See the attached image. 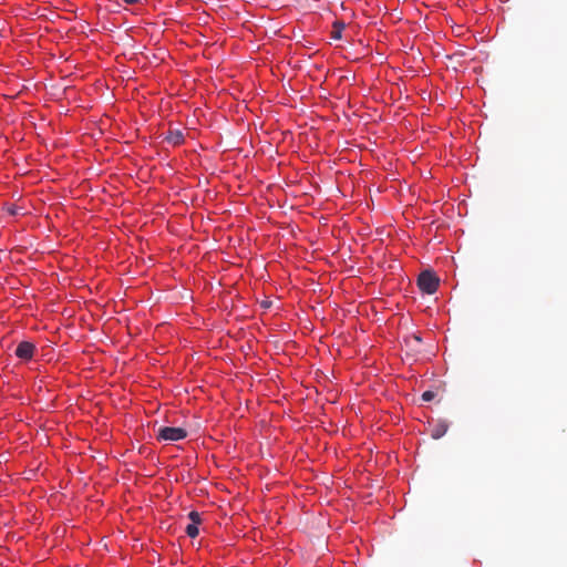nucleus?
<instances>
[{
	"label": "nucleus",
	"mask_w": 567,
	"mask_h": 567,
	"mask_svg": "<svg viewBox=\"0 0 567 567\" xmlns=\"http://www.w3.org/2000/svg\"><path fill=\"white\" fill-rule=\"evenodd\" d=\"M165 141L174 146H177L184 142V134L179 130H169Z\"/></svg>",
	"instance_id": "nucleus-4"
},
{
	"label": "nucleus",
	"mask_w": 567,
	"mask_h": 567,
	"mask_svg": "<svg viewBox=\"0 0 567 567\" xmlns=\"http://www.w3.org/2000/svg\"><path fill=\"white\" fill-rule=\"evenodd\" d=\"M435 398V393L433 391H425L422 394V400L425 402H430Z\"/></svg>",
	"instance_id": "nucleus-9"
},
{
	"label": "nucleus",
	"mask_w": 567,
	"mask_h": 567,
	"mask_svg": "<svg viewBox=\"0 0 567 567\" xmlns=\"http://www.w3.org/2000/svg\"><path fill=\"white\" fill-rule=\"evenodd\" d=\"M187 436V432L183 427L162 426L158 429L157 439L163 441H179Z\"/></svg>",
	"instance_id": "nucleus-2"
},
{
	"label": "nucleus",
	"mask_w": 567,
	"mask_h": 567,
	"mask_svg": "<svg viewBox=\"0 0 567 567\" xmlns=\"http://www.w3.org/2000/svg\"><path fill=\"white\" fill-rule=\"evenodd\" d=\"M188 517L189 519L192 520L190 524H195V525H198L200 524L202 519H200V514L196 511H192L189 514H188Z\"/></svg>",
	"instance_id": "nucleus-8"
},
{
	"label": "nucleus",
	"mask_w": 567,
	"mask_h": 567,
	"mask_svg": "<svg viewBox=\"0 0 567 567\" xmlns=\"http://www.w3.org/2000/svg\"><path fill=\"white\" fill-rule=\"evenodd\" d=\"M186 534L190 537V538H195L199 530H198V525H195V524H188L186 526V529H185Z\"/></svg>",
	"instance_id": "nucleus-7"
},
{
	"label": "nucleus",
	"mask_w": 567,
	"mask_h": 567,
	"mask_svg": "<svg viewBox=\"0 0 567 567\" xmlns=\"http://www.w3.org/2000/svg\"><path fill=\"white\" fill-rule=\"evenodd\" d=\"M440 280L434 272L430 270L422 271L417 278L419 288L429 295L434 293L439 288Z\"/></svg>",
	"instance_id": "nucleus-1"
},
{
	"label": "nucleus",
	"mask_w": 567,
	"mask_h": 567,
	"mask_svg": "<svg viewBox=\"0 0 567 567\" xmlns=\"http://www.w3.org/2000/svg\"><path fill=\"white\" fill-rule=\"evenodd\" d=\"M35 351V346L29 341H22L18 344L14 353L21 360H31Z\"/></svg>",
	"instance_id": "nucleus-3"
},
{
	"label": "nucleus",
	"mask_w": 567,
	"mask_h": 567,
	"mask_svg": "<svg viewBox=\"0 0 567 567\" xmlns=\"http://www.w3.org/2000/svg\"><path fill=\"white\" fill-rule=\"evenodd\" d=\"M449 425L445 422H439L432 430L431 436L435 440L441 439L447 432Z\"/></svg>",
	"instance_id": "nucleus-5"
},
{
	"label": "nucleus",
	"mask_w": 567,
	"mask_h": 567,
	"mask_svg": "<svg viewBox=\"0 0 567 567\" xmlns=\"http://www.w3.org/2000/svg\"><path fill=\"white\" fill-rule=\"evenodd\" d=\"M127 4H134L137 3L140 0H123Z\"/></svg>",
	"instance_id": "nucleus-10"
},
{
	"label": "nucleus",
	"mask_w": 567,
	"mask_h": 567,
	"mask_svg": "<svg viewBox=\"0 0 567 567\" xmlns=\"http://www.w3.org/2000/svg\"><path fill=\"white\" fill-rule=\"evenodd\" d=\"M416 342H421V338L419 336L413 337Z\"/></svg>",
	"instance_id": "nucleus-11"
},
{
	"label": "nucleus",
	"mask_w": 567,
	"mask_h": 567,
	"mask_svg": "<svg viewBox=\"0 0 567 567\" xmlns=\"http://www.w3.org/2000/svg\"><path fill=\"white\" fill-rule=\"evenodd\" d=\"M346 24L342 21H334L332 24L331 38L340 40Z\"/></svg>",
	"instance_id": "nucleus-6"
}]
</instances>
